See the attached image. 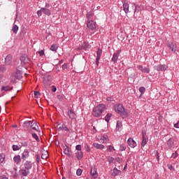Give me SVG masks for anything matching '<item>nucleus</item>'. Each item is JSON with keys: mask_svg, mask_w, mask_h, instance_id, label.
<instances>
[{"mask_svg": "<svg viewBox=\"0 0 179 179\" xmlns=\"http://www.w3.org/2000/svg\"><path fill=\"white\" fill-rule=\"evenodd\" d=\"M38 52L40 57H43V55H44V50H40Z\"/></svg>", "mask_w": 179, "mask_h": 179, "instance_id": "obj_55", "label": "nucleus"}, {"mask_svg": "<svg viewBox=\"0 0 179 179\" xmlns=\"http://www.w3.org/2000/svg\"><path fill=\"white\" fill-rule=\"evenodd\" d=\"M166 45L171 52H176L177 51V44L176 43L169 42Z\"/></svg>", "mask_w": 179, "mask_h": 179, "instance_id": "obj_4", "label": "nucleus"}, {"mask_svg": "<svg viewBox=\"0 0 179 179\" xmlns=\"http://www.w3.org/2000/svg\"><path fill=\"white\" fill-rule=\"evenodd\" d=\"M13 160L15 164H19L20 162H22V159L20 158V155H15L13 157Z\"/></svg>", "mask_w": 179, "mask_h": 179, "instance_id": "obj_31", "label": "nucleus"}, {"mask_svg": "<svg viewBox=\"0 0 179 179\" xmlns=\"http://www.w3.org/2000/svg\"><path fill=\"white\" fill-rule=\"evenodd\" d=\"M139 92H140V93H141V94H143V93H145V92H146V88H145V87H141L139 88Z\"/></svg>", "mask_w": 179, "mask_h": 179, "instance_id": "obj_41", "label": "nucleus"}, {"mask_svg": "<svg viewBox=\"0 0 179 179\" xmlns=\"http://www.w3.org/2000/svg\"><path fill=\"white\" fill-rule=\"evenodd\" d=\"M168 68L169 66H167V65L166 64H159L157 66H154V69H155L158 72H160V71L162 72L164 71H167Z\"/></svg>", "mask_w": 179, "mask_h": 179, "instance_id": "obj_5", "label": "nucleus"}, {"mask_svg": "<svg viewBox=\"0 0 179 179\" xmlns=\"http://www.w3.org/2000/svg\"><path fill=\"white\" fill-rule=\"evenodd\" d=\"M18 30H19V27L14 24L12 28V31L15 34H17Z\"/></svg>", "mask_w": 179, "mask_h": 179, "instance_id": "obj_34", "label": "nucleus"}, {"mask_svg": "<svg viewBox=\"0 0 179 179\" xmlns=\"http://www.w3.org/2000/svg\"><path fill=\"white\" fill-rule=\"evenodd\" d=\"M115 111L117 114H120L121 117H128V113L126 111L125 108H124V106L121 103L115 104L114 106Z\"/></svg>", "mask_w": 179, "mask_h": 179, "instance_id": "obj_2", "label": "nucleus"}, {"mask_svg": "<svg viewBox=\"0 0 179 179\" xmlns=\"http://www.w3.org/2000/svg\"><path fill=\"white\" fill-rule=\"evenodd\" d=\"M101 54H103V50L100 48H98V50L96 51V59L95 62L96 66H99L100 58H101Z\"/></svg>", "mask_w": 179, "mask_h": 179, "instance_id": "obj_8", "label": "nucleus"}, {"mask_svg": "<svg viewBox=\"0 0 179 179\" xmlns=\"http://www.w3.org/2000/svg\"><path fill=\"white\" fill-rule=\"evenodd\" d=\"M84 146H85V150L87 151V152H90L91 150H92V149H90V146H89V145L87 143H85V144H84Z\"/></svg>", "mask_w": 179, "mask_h": 179, "instance_id": "obj_36", "label": "nucleus"}, {"mask_svg": "<svg viewBox=\"0 0 179 179\" xmlns=\"http://www.w3.org/2000/svg\"><path fill=\"white\" fill-rule=\"evenodd\" d=\"M171 157L173 159H177V157H178V152H177V151H176L175 152H173L171 155Z\"/></svg>", "mask_w": 179, "mask_h": 179, "instance_id": "obj_45", "label": "nucleus"}, {"mask_svg": "<svg viewBox=\"0 0 179 179\" xmlns=\"http://www.w3.org/2000/svg\"><path fill=\"white\" fill-rule=\"evenodd\" d=\"M52 92H53V93H55V92H57V87L55 86H53V89L52 90Z\"/></svg>", "mask_w": 179, "mask_h": 179, "instance_id": "obj_60", "label": "nucleus"}, {"mask_svg": "<svg viewBox=\"0 0 179 179\" xmlns=\"http://www.w3.org/2000/svg\"><path fill=\"white\" fill-rule=\"evenodd\" d=\"M47 157H48V153L47 152L46 154H43L41 156V159H43V160L47 159Z\"/></svg>", "mask_w": 179, "mask_h": 179, "instance_id": "obj_52", "label": "nucleus"}, {"mask_svg": "<svg viewBox=\"0 0 179 179\" xmlns=\"http://www.w3.org/2000/svg\"><path fill=\"white\" fill-rule=\"evenodd\" d=\"M20 174L22 176V177H27L30 174V171L26 169H22L20 171Z\"/></svg>", "mask_w": 179, "mask_h": 179, "instance_id": "obj_19", "label": "nucleus"}, {"mask_svg": "<svg viewBox=\"0 0 179 179\" xmlns=\"http://www.w3.org/2000/svg\"><path fill=\"white\" fill-rule=\"evenodd\" d=\"M45 8H46L47 9H48V8H50V3H45Z\"/></svg>", "mask_w": 179, "mask_h": 179, "instance_id": "obj_62", "label": "nucleus"}, {"mask_svg": "<svg viewBox=\"0 0 179 179\" xmlns=\"http://www.w3.org/2000/svg\"><path fill=\"white\" fill-rule=\"evenodd\" d=\"M51 51H57L58 50V47H57V45H52L50 47Z\"/></svg>", "mask_w": 179, "mask_h": 179, "instance_id": "obj_39", "label": "nucleus"}, {"mask_svg": "<svg viewBox=\"0 0 179 179\" xmlns=\"http://www.w3.org/2000/svg\"><path fill=\"white\" fill-rule=\"evenodd\" d=\"M120 150H121V152H124V150H127V146H125V145L124 144L120 145Z\"/></svg>", "mask_w": 179, "mask_h": 179, "instance_id": "obj_42", "label": "nucleus"}, {"mask_svg": "<svg viewBox=\"0 0 179 179\" xmlns=\"http://www.w3.org/2000/svg\"><path fill=\"white\" fill-rule=\"evenodd\" d=\"M82 172H83L82 169H77V171H76L77 176H82Z\"/></svg>", "mask_w": 179, "mask_h": 179, "instance_id": "obj_50", "label": "nucleus"}, {"mask_svg": "<svg viewBox=\"0 0 179 179\" xmlns=\"http://www.w3.org/2000/svg\"><path fill=\"white\" fill-rule=\"evenodd\" d=\"M130 77H131V78H134V77H135V73H132L130 75Z\"/></svg>", "mask_w": 179, "mask_h": 179, "instance_id": "obj_63", "label": "nucleus"}, {"mask_svg": "<svg viewBox=\"0 0 179 179\" xmlns=\"http://www.w3.org/2000/svg\"><path fill=\"white\" fill-rule=\"evenodd\" d=\"M94 16V13H93V12H92V11L88 12L86 15L87 22H90L91 20H93Z\"/></svg>", "mask_w": 179, "mask_h": 179, "instance_id": "obj_25", "label": "nucleus"}, {"mask_svg": "<svg viewBox=\"0 0 179 179\" xmlns=\"http://www.w3.org/2000/svg\"><path fill=\"white\" fill-rule=\"evenodd\" d=\"M10 79L11 82H13V83H15V82H16V77L14 76H10Z\"/></svg>", "mask_w": 179, "mask_h": 179, "instance_id": "obj_51", "label": "nucleus"}, {"mask_svg": "<svg viewBox=\"0 0 179 179\" xmlns=\"http://www.w3.org/2000/svg\"><path fill=\"white\" fill-rule=\"evenodd\" d=\"M90 175L92 176V179H96L99 177V173H97V168H96V166H91Z\"/></svg>", "mask_w": 179, "mask_h": 179, "instance_id": "obj_3", "label": "nucleus"}, {"mask_svg": "<svg viewBox=\"0 0 179 179\" xmlns=\"http://www.w3.org/2000/svg\"><path fill=\"white\" fill-rule=\"evenodd\" d=\"M105 110H106V105L99 104L93 108L92 115H94V117H96V118H99V117L101 116V115L103 114V112Z\"/></svg>", "mask_w": 179, "mask_h": 179, "instance_id": "obj_1", "label": "nucleus"}, {"mask_svg": "<svg viewBox=\"0 0 179 179\" xmlns=\"http://www.w3.org/2000/svg\"><path fill=\"white\" fill-rule=\"evenodd\" d=\"M58 129H59V131H66V132H68V131H69V129L68 128V127H66V124H62L61 126H59V124Z\"/></svg>", "mask_w": 179, "mask_h": 179, "instance_id": "obj_24", "label": "nucleus"}, {"mask_svg": "<svg viewBox=\"0 0 179 179\" xmlns=\"http://www.w3.org/2000/svg\"><path fill=\"white\" fill-rule=\"evenodd\" d=\"M21 64L22 65H26L27 62H29V58L27 57V55H23L20 57Z\"/></svg>", "mask_w": 179, "mask_h": 179, "instance_id": "obj_16", "label": "nucleus"}, {"mask_svg": "<svg viewBox=\"0 0 179 179\" xmlns=\"http://www.w3.org/2000/svg\"><path fill=\"white\" fill-rule=\"evenodd\" d=\"M12 149L14 152H16L17 150H20V148H19L17 145H13L12 146Z\"/></svg>", "mask_w": 179, "mask_h": 179, "instance_id": "obj_38", "label": "nucleus"}, {"mask_svg": "<svg viewBox=\"0 0 179 179\" xmlns=\"http://www.w3.org/2000/svg\"><path fill=\"white\" fill-rule=\"evenodd\" d=\"M36 162H37V163H40V155H36Z\"/></svg>", "mask_w": 179, "mask_h": 179, "instance_id": "obj_57", "label": "nucleus"}, {"mask_svg": "<svg viewBox=\"0 0 179 179\" xmlns=\"http://www.w3.org/2000/svg\"><path fill=\"white\" fill-rule=\"evenodd\" d=\"M122 129V123L121 122L117 121L116 124V131H121Z\"/></svg>", "mask_w": 179, "mask_h": 179, "instance_id": "obj_33", "label": "nucleus"}, {"mask_svg": "<svg viewBox=\"0 0 179 179\" xmlns=\"http://www.w3.org/2000/svg\"><path fill=\"white\" fill-rule=\"evenodd\" d=\"M76 150H78V152H82V145H77L76 146Z\"/></svg>", "mask_w": 179, "mask_h": 179, "instance_id": "obj_48", "label": "nucleus"}, {"mask_svg": "<svg viewBox=\"0 0 179 179\" xmlns=\"http://www.w3.org/2000/svg\"><path fill=\"white\" fill-rule=\"evenodd\" d=\"M111 117H113V113H108L105 116V121H106V122H108V121H110V120L111 119Z\"/></svg>", "mask_w": 179, "mask_h": 179, "instance_id": "obj_35", "label": "nucleus"}, {"mask_svg": "<svg viewBox=\"0 0 179 179\" xmlns=\"http://www.w3.org/2000/svg\"><path fill=\"white\" fill-rule=\"evenodd\" d=\"M43 13L47 15V16H51V10L47 8H41Z\"/></svg>", "mask_w": 179, "mask_h": 179, "instance_id": "obj_28", "label": "nucleus"}, {"mask_svg": "<svg viewBox=\"0 0 179 179\" xmlns=\"http://www.w3.org/2000/svg\"><path fill=\"white\" fill-rule=\"evenodd\" d=\"M120 54H121V50H117L112 57V61L115 64L118 59V57H120Z\"/></svg>", "mask_w": 179, "mask_h": 179, "instance_id": "obj_14", "label": "nucleus"}, {"mask_svg": "<svg viewBox=\"0 0 179 179\" xmlns=\"http://www.w3.org/2000/svg\"><path fill=\"white\" fill-rule=\"evenodd\" d=\"M34 96L36 99H38V96H41V93H40L38 91H34Z\"/></svg>", "mask_w": 179, "mask_h": 179, "instance_id": "obj_43", "label": "nucleus"}, {"mask_svg": "<svg viewBox=\"0 0 179 179\" xmlns=\"http://www.w3.org/2000/svg\"><path fill=\"white\" fill-rule=\"evenodd\" d=\"M37 15H38V16H39V17L43 15V10H41H41H38L37 11Z\"/></svg>", "mask_w": 179, "mask_h": 179, "instance_id": "obj_54", "label": "nucleus"}, {"mask_svg": "<svg viewBox=\"0 0 179 179\" xmlns=\"http://www.w3.org/2000/svg\"><path fill=\"white\" fill-rule=\"evenodd\" d=\"M113 150H115V148L113 145H108L107 148L108 152H113Z\"/></svg>", "mask_w": 179, "mask_h": 179, "instance_id": "obj_40", "label": "nucleus"}, {"mask_svg": "<svg viewBox=\"0 0 179 179\" xmlns=\"http://www.w3.org/2000/svg\"><path fill=\"white\" fill-rule=\"evenodd\" d=\"M67 114L71 120H76L77 115L76 113L73 111V110H69L67 112Z\"/></svg>", "mask_w": 179, "mask_h": 179, "instance_id": "obj_12", "label": "nucleus"}, {"mask_svg": "<svg viewBox=\"0 0 179 179\" xmlns=\"http://www.w3.org/2000/svg\"><path fill=\"white\" fill-rule=\"evenodd\" d=\"M31 167H32L31 162L27 161L24 163V169H25L30 170V169H31Z\"/></svg>", "mask_w": 179, "mask_h": 179, "instance_id": "obj_32", "label": "nucleus"}, {"mask_svg": "<svg viewBox=\"0 0 179 179\" xmlns=\"http://www.w3.org/2000/svg\"><path fill=\"white\" fill-rule=\"evenodd\" d=\"M29 157V150L25 149L22 154V160H26Z\"/></svg>", "mask_w": 179, "mask_h": 179, "instance_id": "obj_26", "label": "nucleus"}, {"mask_svg": "<svg viewBox=\"0 0 179 179\" xmlns=\"http://www.w3.org/2000/svg\"><path fill=\"white\" fill-rule=\"evenodd\" d=\"M175 128H179V122L174 124Z\"/></svg>", "mask_w": 179, "mask_h": 179, "instance_id": "obj_61", "label": "nucleus"}, {"mask_svg": "<svg viewBox=\"0 0 179 179\" xmlns=\"http://www.w3.org/2000/svg\"><path fill=\"white\" fill-rule=\"evenodd\" d=\"M110 173L113 177H117V176H120V174H121V171L118 170L117 168H114L111 170Z\"/></svg>", "mask_w": 179, "mask_h": 179, "instance_id": "obj_18", "label": "nucleus"}, {"mask_svg": "<svg viewBox=\"0 0 179 179\" xmlns=\"http://www.w3.org/2000/svg\"><path fill=\"white\" fill-rule=\"evenodd\" d=\"M108 162H109V163H113V162H114V158H113V157H108Z\"/></svg>", "mask_w": 179, "mask_h": 179, "instance_id": "obj_53", "label": "nucleus"}, {"mask_svg": "<svg viewBox=\"0 0 179 179\" xmlns=\"http://www.w3.org/2000/svg\"><path fill=\"white\" fill-rule=\"evenodd\" d=\"M21 145L24 148H27V146H29V143H27V141H22L21 142Z\"/></svg>", "mask_w": 179, "mask_h": 179, "instance_id": "obj_47", "label": "nucleus"}, {"mask_svg": "<svg viewBox=\"0 0 179 179\" xmlns=\"http://www.w3.org/2000/svg\"><path fill=\"white\" fill-rule=\"evenodd\" d=\"M107 101H113V98H111L110 96H108L107 99H106Z\"/></svg>", "mask_w": 179, "mask_h": 179, "instance_id": "obj_59", "label": "nucleus"}, {"mask_svg": "<svg viewBox=\"0 0 179 179\" xmlns=\"http://www.w3.org/2000/svg\"><path fill=\"white\" fill-rule=\"evenodd\" d=\"M5 160V155L3 154H0V163H3Z\"/></svg>", "mask_w": 179, "mask_h": 179, "instance_id": "obj_46", "label": "nucleus"}, {"mask_svg": "<svg viewBox=\"0 0 179 179\" xmlns=\"http://www.w3.org/2000/svg\"><path fill=\"white\" fill-rule=\"evenodd\" d=\"M64 153L65 155H66V156H69V157L72 156V152H71V150H69V147H68L67 145L64 147Z\"/></svg>", "mask_w": 179, "mask_h": 179, "instance_id": "obj_29", "label": "nucleus"}, {"mask_svg": "<svg viewBox=\"0 0 179 179\" xmlns=\"http://www.w3.org/2000/svg\"><path fill=\"white\" fill-rule=\"evenodd\" d=\"M87 27H88L90 30H96V23L94 20L87 21Z\"/></svg>", "mask_w": 179, "mask_h": 179, "instance_id": "obj_9", "label": "nucleus"}, {"mask_svg": "<svg viewBox=\"0 0 179 179\" xmlns=\"http://www.w3.org/2000/svg\"><path fill=\"white\" fill-rule=\"evenodd\" d=\"M0 179H8V178L5 176H1V177H0Z\"/></svg>", "mask_w": 179, "mask_h": 179, "instance_id": "obj_64", "label": "nucleus"}, {"mask_svg": "<svg viewBox=\"0 0 179 179\" xmlns=\"http://www.w3.org/2000/svg\"><path fill=\"white\" fill-rule=\"evenodd\" d=\"M167 167L169 170H171V171H174L176 170V169H174V167L173 166V165L168 164Z\"/></svg>", "mask_w": 179, "mask_h": 179, "instance_id": "obj_44", "label": "nucleus"}, {"mask_svg": "<svg viewBox=\"0 0 179 179\" xmlns=\"http://www.w3.org/2000/svg\"><path fill=\"white\" fill-rule=\"evenodd\" d=\"M93 146H94V148H96V149H99L101 150H103V149H104V148H105L104 145L99 144L97 143H94Z\"/></svg>", "mask_w": 179, "mask_h": 179, "instance_id": "obj_30", "label": "nucleus"}, {"mask_svg": "<svg viewBox=\"0 0 179 179\" xmlns=\"http://www.w3.org/2000/svg\"><path fill=\"white\" fill-rule=\"evenodd\" d=\"M11 90H13V87L10 85H3L1 88V92H10Z\"/></svg>", "mask_w": 179, "mask_h": 179, "instance_id": "obj_13", "label": "nucleus"}, {"mask_svg": "<svg viewBox=\"0 0 179 179\" xmlns=\"http://www.w3.org/2000/svg\"><path fill=\"white\" fill-rule=\"evenodd\" d=\"M127 143H128L129 146H130V148H136V142L132 138H129L128 139Z\"/></svg>", "mask_w": 179, "mask_h": 179, "instance_id": "obj_15", "label": "nucleus"}, {"mask_svg": "<svg viewBox=\"0 0 179 179\" xmlns=\"http://www.w3.org/2000/svg\"><path fill=\"white\" fill-rule=\"evenodd\" d=\"M100 141L102 143H108V136L107 134H103V136L101 137Z\"/></svg>", "mask_w": 179, "mask_h": 179, "instance_id": "obj_21", "label": "nucleus"}, {"mask_svg": "<svg viewBox=\"0 0 179 179\" xmlns=\"http://www.w3.org/2000/svg\"><path fill=\"white\" fill-rule=\"evenodd\" d=\"M5 64L6 65H10V64H12V55H8L6 57Z\"/></svg>", "mask_w": 179, "mask_h": 179, "instance_id": "obj_22", "label": "nucleus"}, {"mask_svg": "<svg viewBox=\"0 0 179 179\" xmlns=\"http://www.w3.org/2000/svg\"><path fill=\"white\" fill-rule=\"evenodd\" d=\"M89 47H90L89 43L83 42L82 45H80L77 48V50L78 51H82V50H85V51H87V50H89Z\"/></svg>", "mask_w": 179, "mask_h": 179, "instance_id": "obj_7", "label": "nucleus"}, {"mask_svg": "<svg viewBox=\"0 0 179 179\" xmlns=\"http://www.w3.org/2000/svg\"><path fill=\"white\" fill-rule=\"evenodd\" d=\"M31 128L34 129V131H36V132H40V128L34 121L31 122Z\"/></svg>", "mask_w": 179, "mask_h": 179, "instance_id": "obj_17", "label": "nucleus"}, {"mask_svg": "<svg viewBox=\"0 0 179 179\" xmlns=\"http://www.w3.org/2000/svg\"><path fill=\"white\" fill-rule=\"evenodd\" d=\"M166 145H167L168 148H169L170 149H171V148H173V146H174V139L173 138H169L166 142Z\"/></svg>", "mask_w": 179, "mask_h": 179, "instance_id": "obj_23", "label": "nucleus"}, {"mask_svg": "<svg viewBox=\"0 0 179 179\" xmlns=\"http://www.w3.org/2000/svg\"><path fill=\"white\" fill-rule=\"evenodd\" d=\"M138 69L143 72V73H150V69L147 68L145 66H143L142 65H138L137 66Z\"/></svg>", "mask_w": 179, "mask_h": 179, "instance_id": "obj_10", "label": "nucleus"}, {"mask_svg": "<svg viewBox=\"0 0 179 179\" xmlns=\"http://www.w3.org/2000/svg\"><path fill=\"white\" fill-rule=\"evenodd\" d=\"M5 71H6L5 65H0V72H5Z\"/></svg>", "mask_w": 179, "mask_h": 179, "instance_id": "obj_49", "label": "nucleus"}, {"mask_svg": "<svg viewBox=\"0 0 179 179\" xmlns=\"http://www.w3.org/2000/svg\"><path fill=\"white\" fill-rule=\"evenodd\" d=\"M32 138H34V139H36V142H40V138H38V136H37V134L33 133Z\"/></svg>", "mask_w": 179, "mask_h": 179, "instance_id": "obj_37", "label": "nucleus"}, {"mask_svg": "<svg viewBox=\"0 0 179 179\" xmlns=\"http://www.w3.org/2000/svg\"><path fill=\"white\" fill-rule=\"evenodd\" d=\"M76 157L78 159V160H82V159H83V152L77 151L76 152Z\"/></svg>", "mask_w": 179, "mask_h": 179, "instance_id": "obj_27", "label": "nucleus"}, {"mask_svg": "<svg viewBox=\"0 0 179 179\" xmlns=\"http://www.w3.org/2000/svg\"><path fill=\"white\" fill-rule=\"evenodd\" d=\"M68 68V64H64V65H62V69L65 70Z\"/></svg>", "mask_w": 179, "mask_h": 179, "instance_id": "obj_58", "label": "nucleus"}, {"mask_svg": "<svg viewBox=\"0 0 179 179\" xmlns=\"http://www.w3.org/2000/svg\"><path fill=\"white\" fill-rule=\"evenodd\" d=\"M148 141H149V138H148V136L146 135L145 131H143L142 142H141L142 148H143L145 145H146Z\"/></svg>", "mask_w": 179, "mask_h": 179, "instance_id": "obj_6", "label": "nucleus"}, {"mask_svg": "<svg viewBox=\"0 0 179 179\" xmlns=\"http://www.w3.org/2000/svg\"><path fill=\"white\" fill-rule=\"evenodd\" d=\"M123 10L125 12V13H128L129 12V4H128V2L127 1H123Z\"/></svg>", "mask_w": 179, "mask_h": 179, "instance_id": "obj_20", "label": "nucleus"}, {"mask_svg": "<svg viewBox=\"0 0 179 179\" xmlns=\"http://www.w3.org/2000/svg\"><path fill=\"white\" fill-rule=\"evenodd\" d=\"M31 127V121L27 120L23 124V128L24 129V131H29V132H31V130H29V128Z\"/></svg>", "mask_w": 179, "mask_h": 179, "instance_id": "obj_11", "label": "nucleus"}, {"mask_svg": "<svg viewBox=\"0 0 179 179\" xmlns=\"http://www.w3.org/2000/svg\"><path fill=\"white\" fill-rule=\"evenodd\" d=\"M57 99H58L59 100H60V101H62V100H64V96H62V95H58V96H57Z\"/></svg>", "mask_w": 179, "mask_h": 179, "instance_id": "obj_56", "label": "nucleus"}]
</instances>
